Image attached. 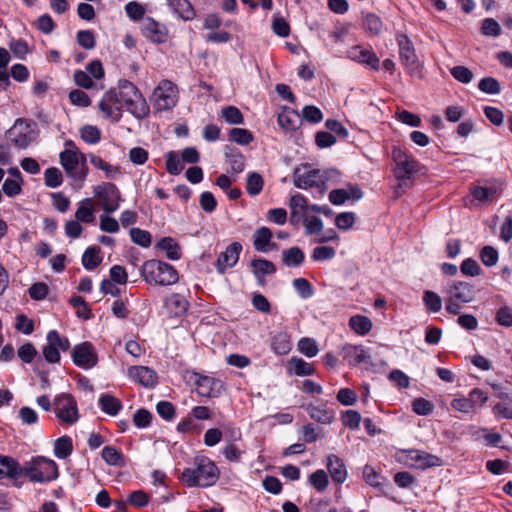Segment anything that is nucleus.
Here are the masks:
<instances>
[{"mask_svg": "<svg viewBox=\"0 0 512 512\" xmlns=\"http://www.w3.org/2000/svg\"><path fill=\"white\" fill-rule=\"evenodd\" d=\"M123 106L140 120L148 117L150 113L149 105L141 92L132 82L125 79L119 80L116 88L106 91L98 103L99 110L113 122L121 119Z\"/></svg>", "mask_w": 512, "mask_h": 512, "instance_id": "obj_1", "label": "nucleus"}, {"mask_svg": "<svg viewBox=\"0 0 512 512\" xmlns=\"http://www.w3.org/2000/svg\"><path fill=\"white\" fill-rule=\"evenodd\" d=\"M195 468H185L181 480L188 487H210L219 479V469L216 464L206 456H197L194 459Z\"/></svg>", "mask_w": 512, "mask_h": 512, "instance_id": "obj_2", "label": "nucleus"}, {"mask_svg": "<svg viewBox=\"0 0 512 512\" xmlns=\"http://www.w3.org/2000/svg\"><path fill=\"white\" fill-rule=\"evenodd\" d=\"M446 295V311L452 315H459L465 304L473 302L478 290L465 281H452L443 290Z\"/></svg>", "mask_w": 512, "mask_h": 512, "instance_id": "obj_3", "label": "nucleus"}, {"mask_svg": "<svg viewBox=\"0 0 512 512\" xmlns=\"http://www.w3.org/2000/svg\"><path fill=\"white\" fill-rule=\"evenodd\" d=\"M141 274L150 285L166 286L178 281V273L173 266L155 259L144 262Z\"/></svg>", "mask_w": 512, "mask_h": 512, "instance_id": "obj_4", "label": "nucleus"}, {"mask_svg": "<svg viewBox=\"0 0 512 512\" xmlns=\"http://www.w3.org/2000/svg\"><path fill=\"white\" fill-rule=\"evenodd\" d=\"M22 469V475L35 483L51 482L59 475L56 462L43 456L33 457Z\"/></svg>", "mask_w": 512, "mask_h": 512, "instance_id": "obj_5", "label": "nucleus"}, {"mask_svg": "<svg viewBox=\"0 0 512 512\" xmlns=\"http://www.w3.org/2000/svg\"><path fill=\"white\" fill-rule=\"evenodd\" d=\"M327 172H321L317 169H309L304 166L296 168L293 174V183L299 189L317 188L320 194H323L327 187Z\"/></svg>", "mask_w": 512, "mask_h": 512, "instance_id": "obj_6", "label": "nucleus"}, {"mask_svg": "<svg viewBox=\"0 0 512 512\" xmlns=\"http://www.w3.org/2000/svg\"><path fill=\"white\" fill-rule=\"evenodd\" d=\"M190 374L189 380L193 381L196 392L205 398H218L225 391V384L222 380L205 375L197 371H187Z\"/></svg>", "mask_w": 512, "mask_h": 512, "instance_id": "obj_7", "label": "nucleus"}, {"mask_svg": "<svg viewBox=\"0 0 512 512\" xmlns=\"http://www.w3.org/2000/svg\"><path fill=\"white\" fill-rule=\"evenodd\" d=\"M151 101L157 111L172 109L178 101L177 86L169 80H162L154 89Z\"/></svg>", "mask_w": 512, "mask_h": 512, "instance_id": "obj_8", "label": "nucleus"}, {"mask_svg": "<svg viewBox=\"0 0 512 512\" xmlns=\"http://www.w3.org/2000/svg\"><path fill=\"white\" fill-rule=\"evenodd\" d=\"M11 142L19 149L27 148L34 140L35 133L30 121L17 119L8 131Z\"/></svg>", "mask_w": 512, "mask_h": 512, "instance_id": "obj_9", "label": "nucleus"}, {"mask_svg": "<svg viewBox=\"0 0 512 512\" xmlns=\"http://www.w3.org/2000/svg\"><path fill=\"white\" fill-rule=\"evenodd\" d=\"M94 194L101 200L102 208L107 214L115 212L122 201L119 189L110 182L96 186Z\"/></svg>", "mask_w": 512, "mask_h": 512, "instance_id": "obj_10", "label": "nucleus"}, {"mask_svg": "<svg viewBox=\"0 0 512 512\" xmlns=\"http://www.w3.org/2000/svg\"><path fill=\"white\" fill-rule=\"evenodd\" d=\"M392 157L396 163L394 175L397 180L407 181L411 179L412 175L417 171V162L399 148L393 149Z\"/></svg>", "mask_w": 512, "mask_h": 512, "instance_id": "obj_11", "label": "nucleus"}, {"mask_svg": "<svg viewBox=\"0 0 512 512\" xmlns=\"http://www.w3.org/2000/svg\"><path fill=\"white\" fill-rule=\"evenodd\" d=\"M55 414L61 421L73 424L78 420L76 401L66 394L57 396L54 400Z\"/></svg>", "mask_w": 512, "mask_h": 512, "instance_id": "obj_12", "label": "nucleus"}, {"mask_svg": "<svg viewBox=\"0 0 512 512\" xmlns=\"http://www.w3.org/2000/svg\"><path fill=\"white\" fill-rule=\"evenodd\" d=\"M84 156L85 154L78 149L73 141L68 140L65 142V149L60 153L59 160L67 176L74 175V171Z\"/></svg>", "mask_w": 512, "mask_h": 512, "instance_id": "obj_13", "label": "nucleus"}, {"mask_svg": "<svg viewBox=\"0 0 512 512\" xmlns=\"http://www.w3.org/2000/svg\"><path fill=\"white\" fill-rule=\"evenodd\" d=\"M397 43L402 64L409 72L416 71L418 69V58L411 40L405 34H398Z\"/></svg>", "mask_w": 512, "mask_h": 512, "instance_id": "obj_14", "label": "nucleus"}, {"mask_svg": "<svg viewBox=\"0 0 512 512\" xmlns=\"http://www.w3.org/2000/svg\"><path fill=\"white\" fill-rule=\"evenodd\" d=\"M141 30L143 35L154 43H164L168 38V30L165 25L157 22L151 17H146L142 21Z\"/></svg>", "mask_w": 512, "mask_h": 512, "instance_id": "obj_15", "label": "nucleus"}, {"mask_svg": "<svg viewBox=\"0 0 512 512\" xmlns=\"http://www.w3.org/2000/svg\"><path fill=\"white\" fill-rule=\"evenodd\" d=\"M242 251V245L239 242H233L228 245L225 251L221 252L216 262V269L219 273H224L226 269L232 268L239 260Z\"/></svg>", "mask_w": 512, "mask_h": 512, "instance_id": "obj_16", "label": "nucleus"}, {"mask_svg": "<svg viewBox=\"0 0 512 512\" xmlns=\"http://www.w3.org/2000/svg\"><path fill=\"white\" fill-rule=\"evenodd\" d=\"M362 197V190L355 184H348L345 188L334 189L329 193V201L334 205H342L347 200H360Z\"/></svg>", "mask_w": 512, "mask_h": 512, "instance_id": "obj_17", "label": "nucleus"}, {"mask_svg": "<svg viewBox=\"0 0 512 512\" xmlns=\"http://www.w3.org/2000/svg\"><path fill=\"white\" fill-rule=\"evenodd\" d=\"M327 470L336 484H343L347 477L348 472L344 461L335 454H330L326 457Z\"/></svg>", "mask_w": 512, "mask_h": 512, "instance_id": "obj_18", "label": "nucleus"}, {"mask_svg": "<svg viewBox=\"0 0 512 512\" xmlns=\"http://www.w3.org/2000/svg\"><path fill=\"white\" fill-rule=\"evenodd\" d=\"M128 375L144 387H154L157 384L156 373L146 366H131L128 369Z\"/></svg>", "mask_w": 512, "mask_h": 512, "instance_id": "obj_19", "label": "nucleus"}, {"mask_svg": "<svg viewBox=\"0 0 512 512\" xmlns=\"http://www.w3.org/2000/svg\"><path fill=\"white\" fill-rule=\"evenodd\" d=\"M347 55L351 60L359 63L367 64L373 69H378L379 58L371 50L365 49L362 46L356 45L348 49Z\"/></svg>", "mask_w": 512, "mask_h": 512, "instance_id": "obj_20", "label": "nucleus"}, {"mask_svg": "<svg viewBox=\"0 0 512 512\" xmlns=\"http://www.w3.org/2000/svg\"><path fill=\"white\" fill-rule=\"evenodd\" d=\"M286 372L289 376L295 375L298 377H306L314 375L316 369L313 364L304 361L302 358L294 356L287 362Z\"/></svg>", "mask_w": 512, "mask_h": 512, "instance_id": "obj_21", "label": "nucleus"}, {"mask_svg": "<svg viewBox=\"0 0 512 512\" xmlns=\"http://www.w3.org/2000/svg\"><path fill=\"white\" fill-rule=\"evenodd\" d=\"M289 207L291 210L290 221L293 224H297L302 221L309 211L307 200L301 194L293 195L290 198Z\"/></svg>", "mask_w": 512, "mask_h": 512, "instance_id": "obj_22", "label": "nucleus"}, {"mask_svg": "<svg viewBox=\"0 0 512 512\" xmlns=\"http://www.w3.org/2000/svg\"><path fill=\"white\" fill-rule=\"evenodd\" d=\"M272 231L268 227H260L255 230L253 234V246L258 252H267L276 247L275 243H272Z\"/></svg>", "mask_w": 512, "mask_h": 512, "instance_id": "obj_23", "label": "nucleus"}, {"mask_svg": "<svg viewBox=\"0 0 512 512\" xmlns=\"http://www.w3.org/2000/svg\"><path fill=\"white\" fill-rule=\"evenodd\" d=\"M22 466L12 457L0 455V480L3 478L17 479L22 476Z\"/></svg>", "mask_w": 512, "mask_h": 512, "instance_id": "obj_24", "label": "nucleus"}, {"mask_svg": "<svg viewBox=\"0 0 512 512\" xmlns=\"http://www.w3.org/2000/svg\"><path fill=\"white\" fill-rule=\"evenodd\" d=\"M47 343L43 352H65L70 348L69 340L65 336H61L56 330L48 332Z\"/></svg>", "mask_w": 512, "mask_h": 512, "instance_id": "obj_25", "label": "nucleus"}, {"mask_svg": "<svg viewBox=\"0 0 512 512\" xmlns=\"http://www.w3.org/2000/svg\"><path fill=\"white\" fill-rule=\"evenodd\" d=\"M251 268L260 285L265 283V275L273 274L276 271V267L271 261L262 258L252 260Z\"/></svg>", "mask_w": 512, "mask_h": 512, "instance_id": "obj_26", "label": "nucleus"}, {"mask_svg": "<svg viewBox=\"0 0 512 512\" xmlns=\"http://www.w3.org/2000/svg\"><path fill=\"white\" fill-rule=\"evenodd\" d=\"M75 219L86 224H90L95 221V209L92 199L85 198L78 203V207L75 212Z\"/></svg>", "mask_w": 512, "mask_h": 512, "instance_id": "obj_27", "label": "nucleus"}, {"mask_svg": "<svg viewBox=\"0 0 512 512\" xmlns=\"http://www.w3.org/2000/svg\"><path fill=\"white\" fill-rule=\"evenodd\" d=\"M165 307L174 316H181L187 311L189 302L183 295L175 293L166 298Z\"/></svg>", "mask_w": 512, "mask_h": 512, "instance_id": "obj_28", "label": "nucleus"}, {"mask_svg": "<svg viewBox=\"0 0 512 512\" xmlns=\"http://www.w3.org/2000/svg\"><path fill=\"white\" fill-rule=\"evenodd\" d=\"M98 404L100 409L110 416H116L123 408L122 402L108 393L100 395Z\"/></svg>", "mask_w": 512, "mask_h": 512, "instance_id": "obj_29", "label": "nucleus"}, {"mask_svg": "<svg viewBox=\"0 0 512 512\" xmlns=\"http://www.w3.org/2000/svg\"><path fill=\"white\" fill-rule=\"evenodd\" d=\"M306 411L311 419L321 424H330L335 416L333 410L328 409L323 405L310 404L306 407Z\"/></svg>", "mask_w": 512, "mask_h": 512, "instance_id": "obj_30", "label": "nucleus"}, {"mask_svg": "<svg viewBox=\"0 0 512 512\" xmlns=\"http://www.w3.org/2000/svg\"><path fill=\"white\" fill-rule=\"evenodd\" d=\"M169 5L174 13L184 21H191L196 16L195 9L189 0H171Z\"/></svg>", "mask_w": 512, "mask_h": 512, "instance_id": "obj_31", "label": "nucleus"}, {"mask_svg": "<svg viewBox=\"0 0 512 512\" xmlns=\"http://www.w3.org/2000/svg\"><path fill=\"white\" fill-rule=\"evenodd\" d=\"M101 456L109 466L123 467L125 465V457L123 453L115 446H105L102 449Z\"/></svg>", "mask_w": 512, "mask_h": 512, "instance_id": "obj_32", "label": "nucleus"}, {"mask_svg": "<svg viewBox=\"0 0 512 512\" xmlns=\"http://www.w3.org/2000/svg\"><path fill=\"white\" fill-rule=\"evenodd\" d=\"M300 122V115L293 109L284 110L278 115V124L286 130H296Z\"/></svg>", "mask_w": 512, "mask_h": 512, "instance_id": "obj_33", "label": "nucleus"}, {"mask_svg": "<svg viewBox=\"0 0 512 512\" xmlns=\"http://www.w3.org/2000/svg\"><path fill=\"white\" fill-rule=\"evenodd\" d=\"M89 159L90 163L96 169L102 170L104 172L106 178L114 179L121 173L117 166L111 165L95 154H90Z\"/></svg>", "mask_w": 512, "mask_h": 512, "instance_id": "obj_34", "label": "nucleus"}, {"mask_svg": "<svg viewBox=\"0 0 512 512\" xmlns=\"http://www.w3.org/2000/svg\"><path fill=\"white\" fill-rule=\"evenodd\" d=\"M156 247L162 251H165L166 256L170 260H178L181 257V249L178 243L171 237L162 238Z\"/></svg>", "mask_w": 512, "mask_h": 512, "instance_id": "obj_35", "label": "nucleus"}, {"mask_svg": "<svg viewBox=\"0 0 512 512\" xmlns=\"http://www.w3.org/2000/svg\"><path fill=\"white\" fill-rule=\"evenodd\" d=\"M225 156L233 172L238 174L243 171L245 166V160L244 156L238 149L226 146Z\"/></svg>", "mask_w": 512, "mask_h": 512, "instance_id": "obj_36", "label": "nucleus"}, {"mask_svg": "<svg viewBox=\"0 0 512 512\" xmlns=\"http://www.w3.org/2000/svg\"><path fill=\"white\" fill-rule=\"evenodd\" d=\"M73 443L71 437L64 435L56 439L54 443V454L59 459H66L72 454Z\"/></svg>", "mask_w": 512, "mask_h": 512, "instance_id": "obj_37", "label": "nucleus"}, {"mask_svg": "<svg viewBox=\"0 0 512 512\" xmlns=\"http://www.w3.org/2000/svg\"><path fill=\"white\" fill-rule=\"evenodd\" d=\"M99 254H100L99 247H97V246L88 247L82 256L83 266L87 270H93L96 267H98L102 262V258Z\"/></svg>", "mask_w": 512, "mask_h": 512, "instance_id": "obj_38", "label": "nucleus"}, {"mask_svg": "<svg viewBox=\"0 0 512 512\" xmlns=\"http://www.w3.org/2000/svg\"><path fill=\"white\" fill-rule=\"evenodd\" d=\"M410 458L412 460H415L416 462H419L418 467L421 469L429 468L438 465L439 458L437 456H434L432 454H429L424 451L420 450H411L410 452Z\"/></svg>", "mask_w": 512, "mask_h": 512, "instance_id": "obj_39", "label": "nucleus"}, {"mask_svg": "<svg viewBox=\"0 0 512 512\" xmlns=\"http://www.w3.org/2000/svg\"><path fill=\"white\" fill-rule=\"evenodd\" d=\"M283 263L288 267H298L304 261V253L299 247H291L282 252Z\"/></svg>", "mask_w": 512, "mask_h": 512, "instance_id": "obj_40", "label": "nucleus"}, {"mask_svg": "<svg viewBox=\"0 0 512 512\" xmlns=\"http://www.w3.org/2000/svg\"><path fill=\"white\" fill-rule=\"evenodd\" d=\"M350 328L360 335H366L372 328L371 320L363 315H354L349 319Z\"/></svg>", "mask_w": 512, "mask_h": 512, "instance_id": "obj_41", "label": "nucleus"}, {"mask_svg": "<svg viewBox=\"0 0 512 512\" xmlns=\"http://www.w3.org/2000/svg\"><path fill=\"white\" fill-rule=\"evenodd\" d=\"M308 482L318 492H323L329 485L328 474L323 469H318L309 475Z\"/></svg>", "mask_w": 512, "mask_h": 512, "instance_id": "obj_42", "label": "nucleus"}, {"mask_svg": "<svg viewBox=\"0 0 512 512\" xmlns=\"http://www.w3.org/2000/svg\"><path fill=\"white\" fill-rule=\"evenodd\" d=\"M264 181L259 173H249L246 180V191L251 196L258 195L263 189Z\"/></svg>", "mask_w": 512, "mask_h": 512, "instance_id": "obj_43", "label": "nucleus"}, {"mask_svg": "<svg viewBox=\"0 0 512 512\" xmlns=\"http://www.w3.org/2000/svg\"><path fill=\"white\" fill-rule=\"evenodd\" d=\"M363 27L371 34L379 35L383 29V22L378 15L368 13L363 19Z\"/></svg>", "mask_w": 512, "mask_h": 512, "instance_id": "obj_44", "label": "nucleus"}, {"mask_svg": "<svg viewBox=\"0 0 512 512\" xmlns=\"http://www.w3.org/2000/svg\"><path fill=\"white\" fill-rule=\"evenodd\" d=\"M272 348L275 352H290L292 345L286 332H279L272 339Z\"/></svg>", "mask_w": 512, "mask_h": 512, "instance_id": "obj_45", "label": "nucleus"}, {"mask_svg": "<svg viewBox=\"0 0 512 512\" xmlns=\"http://www.w3.org/2000/svg\"><path fill=\"white\" fill-rule=\"evenodd\" d=\"M423 302L426 308L432 313H437L442 309V299L433 291L427 290L424 292Z\"/></svg>", "mask_w": 512, "mask_h": 512, "instance_id": "obj_46", "label": "nucleus"}, {"mask_svg": "<svg viewBox=\"0 0 512 512\" xmlns=\"http://www.w3.org/2000/svg\"><path fill=\"white\" fill-rule=\"evenodd\" d=\"M221 116L231 125L242 124L244 122L241 111L235 106L224 107L221 111Z\"/></svg>", "mask_w": 512, "mask_h": 512, "instance_id": "obj_47", "label": "nucleus"}, {"mask_svg": "<svg viewBox=\"0 0 512 512\" xmlns=\"http://www.w3.org/2000/svg\"><path fill=\"white\" fill-rule=\"evenodd\" d=\"M44 181L49 188L59 187L63 182L62 172L56 167H50L44 172Z\"/></svg>", "mask_w": 512, "mask_h": 512, "instance_id": "obj_48", "label": "nucleus"}, {"mask_svg": "<svg viewBox=\"0 0 512 512\" xmlns=\"http://www.w3.org/2000/svg\"><path fill=\"white\" fill-rule=\"evenodd\" d=\"M74 364L83 369L94 367L98 361L97 354H71Z\"/></svg>", "mask_w": 512, "mask_h": 512, "instance_id": "obj_49", "label": "nucleus"}, {"mask_svg": "<svg viewBox=\"0 0 512 512\" xmlns=\"http://www.w3.org/2000/svg\"><path fill=\"white\" fill-rule=\"evenodd\" d=\"M80 136L88 144H96L101 137L100 130L93 125H85L80 129Z\"/></svg>", "mask_w": 512, "mask_h": 512, "instance_id": "obj_50", "label": "nucleus"}, {"mask_svg": "<svg viewBox=\"0 0 512 512\" xmlns=\"http://www.w3.org/2000/svg\"><path fill=\"white\" fill-rule=\"evenodd\" d=\"M130 236L132 241L144 248H147L151 245V234L140 228H132L130 229Z\"/></svg>", "mask_w": 512, "mask_h": 512, "instance_id": "obj_51", "label": "nucleus"}, {"mask_svg": "<svg viewBox=\"0 0 512 512\" xmlns=\"http://www.w3.org/2000/svg\"><path fill=\"white\" fill-rule=\"evenodd\" d=\"M302 221L307 235L317 234L323 230V222L317 216L307 215L304 217V219H302Z\"/></svg>", "mask_w": 512, "mask_h": 512, "instance_id": "obj_52", "label": "nucleus"}, {"mask_svg": "<svg viewBox=\"0 0 512 512\" xmlns=\"http://www.w3.org/2000/svg\"><path fill=\"white\" fill-rule=\"evenodd\" d=\"M502 32L501 26L493 18H486L482 22L481 33L485 36L498 37Z\"/></svg>", "mask_w": 512, "mask_h": 512, "instance_id": "obj_53", "label": "nucleus"}, {"mask_svg": "<svg viewBox=\"0 0 512 512\" xmlns=\"http://www.w3.org/2000/svg\"><path fill=\"white\" fill-rule=\"evenodd\" d=\"M183 169V165L174 151L166 154V170L171 175H178Z\"/></svg>", "mask_w": 512, "mask_h": 512, "instance_id": "obj_54", "label": "nucleus"}, {"mask_svg": "<svg viewBox=\"0 0 512 512\" xmlns=\"http://www.w3.org/2000/svg\"><path fill=\"white\" fill-rule=\"evenodd\" d=\"M229 135L231 140L240 145H247L253 140L251 132L243 128H233Z\"/></svg>", "mask_w": 512, "mask_h": 512, "instance_id": "obj_55", "label": "nucleus"}, {"mask_svg": "<svg viewBox=\"0 0 512 512\" xmlns=\"http://www.w3.org/2000/svg\"><path fill=\"white\" fill-rule=\"evenodd\" d=\"M77 43L84 49H93L96 45L94 33L91 30H80L77 32Z\"/></svg>", "mask_w": 512, "mask_h": 512, "instance_id": "obj_56", "label": "nucleus"}, {"mask_svg": "<svg viewBox=\"0 0 512 512\" xmlns=\"http://www.w3.org/2000/svg\"><path fill=\"white\" fill-rule=\"evenodd\" d=\"M478 88L487 94H498L501 90L500 83L493 77H485L480 80Z\"/></svg>", "mask_w": 512, "mask_h": 512, "instance_id": "obj_57", "label": "nucleus"}, {"mask_svg": "<svg viewBox=\"0 0 512 512\" xmlns=\"http://www.w3.org/2000/svg\"><path fill=\"white\" fill-rule=\"evenodd\" d=\"M125 12L133 21L144 19L145 9L140 3L136 1L128 2L125 5Z\"/></svg>", "mask_w": 512, "mask_h": 512, "instance_id": "obj_58", "label": "nucleus"}, {"mask_svg": "<svg viewBox=\"0 0 512 512\" xmlns=\"http://www.w3.org/2000/svg\"><path fill=\"white\" fill-rule=\"evenodd\" d=\"M336 250L332 246H317L311 255L315 261H325L334 258Z\"/></svg>", "mask_w": 512, "mask_h": 512, "instance_id": "obj_59", "label": "nucleus"}, {"mask_svg": "<svg viewBox=\"0 0 512 512\" xmlns=\"http://www.w3.org/2000/svg\"><path fill=\"white\" fill-rule=\"evenodd\" d=\"M152 414L147 409L140 408L133 415V423L137 428H147L151 424Z\"/></svg>", "mask_w": 512, "mask_h": 512, "instance_id": "obj_60", "label": "nucleus"}, {"mask_svg": "<svg viewBox=\"0 0 512 512\" xmlns=\"http://www.w3.org/2000/svg\"><path fill=\"white\" fill-rule=\"evenodd\" d=\"M222 453L227 461L239 462L244 451L239 449L232 441H230L224 446Z\"/></svg>", "mask_w": 512, "mask_h": 512, "instance_id": "obj_61", "label": "nucleus"}, {"mask_svg": "<svg viewBox=\"0 0 512 512\" xmlns=\"http://www.w3.org/2000/svg\"><path fill=\"white\" fill-rule=\"evenodd\" d=\"M412 409L417 415L428 416L433 412V404L424 398H416L412 402Z\"/></svg>", "mask_w": 512, "mask_h": 512, "instance_id": "obj_62", "label": "nucleus"}, {"mask_svg": "<svg viewBox=\"0 0 512 512\" xmlns=\"http://www.w3.org/2000/svg\"><path fill=\"white\" fill-rule=\"evenodd\" d=\"M480 258L485 266H494L498 261V251L492 246H485L480 251Z\"/></svg>", "mask_w": 512, "mask_h": 512, "instance_id": "obj_63", "label": "nucleus"}, {"mask_svg": "<svg viewBox=\"0 0 512 512\" xmlns=\"http://www.w3.org/2000/svg\"><path fill=\"white\" fill-rule=\"evenodd\" d=\"M360 422H361V415L358 411L356 410H347L343 415H342V423L344 426L352 429V430H356L359 428V425H360Z\"/></svg>", "mask_w": 512, "mask_h": 512, "instance_id": "obj_64", "label": "nucleus"}]
</instances>
